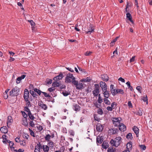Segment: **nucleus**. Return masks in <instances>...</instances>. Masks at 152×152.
Here are the masks:
<instances>
[{"mask_svg": "<svg viewBox=\"0 0 152 152\" xmlns=\"http://www.w3.org/2000/svg\"><path fill=\"white\" fill-rule=\"evenodd\" d=\"M110 90L113 95L115 96L117 94V90L114 89Z\"/></svg>", "mask_w": 152, "mask_h": 152, "instance_id": "36", "label": "nucleus"}, {"mask_svg": "<svg viewBox=\"0 0 152 152\" xmlns=\"http://www.w3.org/2000/svg\"><path fill=\"white\" fill-rule=\"evenodd\" d=\"M15 140L17 142H20L21 140H20V137H17L15 139Z\"/></svg>", "mask_w": 152, "mask_h": 152, "instance_id": "59", "label": "nucleus"}, {"mask_svg": "<svg viewBox=\"0 0 152 152\" xmlns=\"http://www.w3.org/2000/svg\"><path fill=\"white\" fill-rule=\"evenodd\" d=\"M110 143L112 146H115V147H118V146L116 145V143L115 142V140H113V139L111 140L110 141Z\"/></svg>", "mask_w": 152, "mask_h": 152, "instance_id": "37", "label": "nucleus"}, {"mask_svg": "<svg viewBox=\"0 0 152 152\" xmlns=\"http://www.w3.org/2000/svg\"><path fill=\"white\" fill-rule=\"evenodd\" d=\"M84 29H85L84 31L86 32L89 34L93 32L94 30V28L91 24H90L88 26H87Z\"/></svg>", "mask_w": 152, "mask_h": 152, "instance_id": "4", "label": "nucleus"}, {"mask_svg": "<svg viewBox=\"0 0 152 152\" xmlns=\"http://www.w3.org/2000/svg\"><path fill=\"white\" fill-rule=\"evenodd\" d=\"M29 92L33 97H37V95L36 94V92L35 91L34 92L32 90H30Z\"/></svg>", "mask_w": 152, "mask_h": 152, "instance_id": "30", "label": "nucleus"}, {"mask_svg": "<svg viewBox=\"0 0 152 152\" xmlns=\"http://www.w3.org/2000/svg\"><path fill=\"white\" fill-rule=\"evenodd\" d=\"M103 94L104 95V96L105 98H109L110 97V94L109 93V91H107V90H106L103 91Z\"/></svg>", "mask_w": 152, "mask_h": 152, "instance_id": "16", "label": "nucleus"}, {"mask_svg": "<svg viewBox=\"0 0 152 152\" xmlns=\"http://www.w3.org/2000/svg\"><path fill=\"white\" fill-rule=\"evenodd\" d=\"M55 88L54 87L50 88L48 89V90L50 92H52L55 90Z\"/></svg>", "mask_w": 152, "mask_h": 152, "instance_id": "63", "label": "nucleus"}, {"mask_svg": "<svg viewBox=\"0 0 152 152\" xmlns=\"http://www.w3.org/2000/svg\"><path fill=\"white\" fill-rule=\"evenodd\" d=\"M28 129L30 132V134L32 136H33L34 137L35 136L34 135V133L33 132V131L30 128H29Z\"/></svg>", "mask_w": 152, "mask_h": 152, "instance_id": "52", "label": "nucleus"}, {"mask_svg": "<svg viewBox=\"0 0 152 152\" xmlns=\"http://www.w3.org/2000/svg\"><path fill=\"white\" fill-rule=\"evenodd\" d=\"M119 36L117 37L115 39H114L110 43V46H113L115 44V42L119 38Z\"/></svg>", "mask_w": 152, "mask_h": 152, "instance_id": "24", "label": "nucleus"}, {"mask_svg": "<svg viewBox=\"0 0 152 152\" xmlns=\"http://www.w3.org/2000/svg\"><path fill=\"white\" fill-rule=\"evenodd\" d=\"M108 98H104L103 100L105 104L107 105H110V104L111 103L110 101L108 99Z\"/></svg>", "mask_w": 152, "mask_h": 152, "instance_id": "27", "label": "nucleus"}, {"mask_svg": "<svg viewBox=\"0 0 152 152\" xmlns=\"http://www.w3.org/2000/svg\"><path fill=\"white\" fill-rule=\"evenodd\" d=\"M103 141V140L100 137H98L96 138V142L99 143H101Z\"/></svg>", "mask_w": 152, "mask_h": 152, "instance_id": "38", "label": "nucleus"}, {"mask_svg": "<svg viewBox=\"0 0 152 152\" xmlns=\"http://www.w3.org/2000/svg\"><path fill=\"white\" fill-rule=\"evenodd\" d=\"M52 86L54 87H58L59 86V84L58 83L56 82H55L53 83L52 84Z\"/></svg>", "mask_w": 152, "mask_h": 152, "instance_id": "47", "label": "nucleus"}, {"mask_svg": "<svg viewBox=\"0 0 152 152\" xmlns=\"http://www.w3.org/2000/svg\"><path fill=\"white\" fill-rule=\"evenodd\" d=\"M117 94H123L124 93V91L123 90L120 89H117Z\"/></svg>", "mask_w": 152, "mask_h": 152, "instance_id": "41", "label": "nucleus"}, {"mask_svg": "<svg viewBox=\"0 0 152 152\" xmlns=\"http://www.w3.org/2000/svg\"><path fill=\"white\" fill-rule=\"evenodd\" d=\"M121 138L120 137H116L115 139V142L116 144V145L118 146L120 145L121 142Z\"/></svg>", "mask_w": 152, "mask_h": 152, "instance_id": "11", "label": "nucleus"}, {"mask_svg": "<svg viewBox=\"0 0 152 152\" xmlns=\"http://www.w3.org/2000/svg\"><path fill=\"white\" fill-rule=\"evenodd\" d=\"M76 82L77 83H76V84H74V85L76 86V88L78 89H80L82 88H84L83 87V84L80 81L78 83V82L77 81H76Z\"/></svg>", "mask_w": 152, "mask_h": 152, "instance_id": "7", "label": "nucleus"}, {"mask_svg": "<svg viewBox=\"0 0 152 152\" xmlns=\"http://www.w3.org/2000/svg\"><path fill=\"white\" fill-rule=\"evenodd\" d=\"M1 132L4 133L6 134L8 132V129L6 126H3L0 128Z\"/></svg>", "mask_w": 152, "mask_h": 152, "instance_id": "17", "label": "nucleus"}, {"mask_svg": "<svg viewBox=\"0 0 152 152\" xmlns=\"http://www.w3.org/2000/svg\"><path fill=\"white\" fill-rule=\"evenodd\" d=\"M44 95V96L46 97H50V95L48 94L47 93L45 92H42V93Z\"/></svg>", "mask_w": 152, "mask_h": 152, "instance_id": "49", "label": "nucleus"}, {"mask_svg": "<svg viewBox=\"0 0 152 152\" xmlns=\"http://www.w3.org/2000/svg\"><path fill=\"white\" fill-rule=\"evenodd\" d=\"M29 93L27 89H25L24 90V98L25 101H28V99L29 98Z\"/></svg>", "mask_w": 152, "mask_h": 152, "instance_id": "8", "label": "nucleus"}, {"mask_svg": "<svg viewBox=\"0 0 152 152\" xmlns=\"http://www.w3.org/2000/svg\"><path fill=\"white\" fill-rule=\"evenodd\" d=\"M103 126L99 123H98L96 125V129L97 131L99 132H101L102 131L103 129Z\"/></svg>", "mask_w": 152, "mask_h": 152, "instance_id": "10", "label": "nucleus"}, {"mask_svg": "<svg viewBox=\"0 0 152 152\" xmlns=\"http://www.w3.org/2000/svg\"><path fill=\"white\" fill-rule=\"evenodd\" d=\"M13 120L11 116H8V119L7 121V126L9 127V125L10 126Z\"/></svg>", "mask_w": 152, "mask_h": 152, "instance_id": "15", "label": "nucleus"}, {"mask_svg": "<svg viewBox=\"0 0 152 152\" xmlns=\"http://www.w3.org/2000/svg\"><path fill=\"white\" fill-rule=\"evenodd\" d=\"M28 116H29V118L31 120H33L35 118L34 116L33 115H32L31 113L30 112V111H29L28 113Z\"/></svg>", "mask_w": 152, "mask_h": 152, "instance_id": "31", "label": "nucleus"}, {"mask_svg": "<svg viewBox=\"0 0 152 152\" xmlns=\"http://www.w3.org/2000/svg\"><path fill=\"white\" fill-rule=\"evenodd\" d=\"M97 113L100 115H102L103 113V111L102 109L101 108H99L98 110Z\"/></svg>", "mask_w": 152, "mask_h": 152, "instance_id": "48", "label": "nucleus"}, {"mask_svg": "<svg viewBox=\"0 0 152 152\" xmlns=\"http://www.w3.org/2000/svg\"><path fill=\"white\" fill-rule=\"evenodd\" d=\"M19 88L18 87L15 86L10 91V95L11 96H16L19 94Z\"/></svg>", "mask_w": 152, "mask_h": 152, "instance_id": "3", "label": "nucleus"}, {"mask_svg": "<svg viewBox=\"0 0 152 152\" xmlns=\"http://www.w3.org/2000/svg\"><path fill=\"white\" fill-rule=\"evenodd\" d=\"M94 88L92 91V94L94 96H97L98 95L100 92L99 86L98 84H95L94 85Z\"/></svg>", "mask_w": 152, "mask_h": 152, "instance_id": "2", "label": "nucleus"}, {"mask_svg": "<svg viewBox=\"0 0 152 152\" xmlns=\"http://www.w3.org/2000/svg\"><path fill=\"white\" fill-rule=\"evenodd\" d=\"M117 105L115 102H113L111 104V107L113 109H114L116 107Z\"/></svg>", "mask_w": 152, "mask_h": 152, "instance_id": "53", "label": "nucleus"}, {"mask_svg": "<svg viewBox=\"0 0 152 152\" xmlns=\"http://www.w3.org/2000/svg\"><path fill=\"white\" fill-rule=\"evenodd\" d=\"M91 79L89 77H87L86 79H82V80H80L81 82H89L91 80Z\"/></svg>", "mask_w": 152, "mask_h": 152, "instance_id": "39", "label": "nucleus"}, {"mask_svg": "<svg viewBox=\"0 0 152 152\" xmlns=\"http://www.w3.org/2000/svg\"><path fill=\"white\" fill-rule=\"evenodd\" d=\"M65 82L66 83H72L73 84H76L77 82L75 77L72 74L70 73L67 74L65 79Z\"/></svg>", "mask_w": 152, "mask_h": 152, "instance_id": "1", "label": "nucleus"}, {"mask_svg": "<svg viewBox=\"0 0 152 152\" xmlns=\"http://www.w3.org/2000/svg\"><path fill=\"white\" fill-rule=\"evenodd\" d=\"M140 148L143 150H145L146 148V147L144 145H140Z\"/></svg>", "mask_w": 152, "mask_h": 152, "instance_id": "54", "label": "nucleus"}, {"mask_svg": "<svg viewBox=\"0 0 152 152\" xmlns=\"http://www.w3.org/2000/svg\"><path fill=\"white\" fill-rule=\"evenodd\" d=\"M101 78L104 81H107L109 80V77L107 75H101Z\"/></svg>", "mask_w": 152, "mask_h": 152, "instance_id": "20", "label": "nucleus"}, {"mask_svg": "<svg viewBox=\"0 0 152 152\" xmlns=\"http://www.w3.org/2000/svg\"><path fill=\"white\" fill-rule=\"evenodd\" d=\"M126 138L128 139H131L132 138V133H130L127 134L126 136Z\"/></svg>", "mask_w": 152, "mask_h": 152, "instance_id": "44", "label": "nucleus"}, {"mask_svg": "<svg viewBox=\"0 0 152 152\" xmlns=\"http://www.w3.org/2000/svg\"><path fill=\"white\" fill-rule=\"evenodd\" d=\"M126 148L127 150H131L132 149V143L130 142L128 143L126 145Z\"/></svg>", "mask_w": 152, "mask_h": 152, "instance_id": "22", "label": "nucleus"}, {"mask_svg": "<svg viewBox=\"0 0 152 152\" xmlns=\"http://www.w3.org/2000/svg\"><path fill=\"white\" fill-rule=\"evenodd\" d=\"M92 52L91 51H87L85 53V55L86 56H89L91 55Z\"/></svg>", "mask_w": 152, "mask_h": 152, "instance_id": "51", "label": "nucleus"}, {"mask_svg": "<svg viewBox=\"0 0 152 152\" xmlns=\"http://www.w3.org/2000/svg\"><path fill=\"white\" fill-rule=\"evenodd\" d=\"M102 147L104 149H107L108 147V143H104V141L102 145Z\"/></svg>", "mask_w": 152, "mask_h": 152, "instance_id": "29", "label": "nucleus"}, {"mask_svg": "<svg viewBox=\"0 0 152 152\" xmlns=\"http://www.w3.org/2000/svg\"><path fill=\"white\" fill-rule=\"evenodd\" d=\"M29 124L31 126L34 127L35 126L34 123L32 121H30L29 122Z\"/></svg>", "mask_w": 152, "mask_h": 152, "instance_id": "50", "label": "nucleus"}, {"mask_svg": "<svg viewBox=\"0 0 152 152\" xmlns=\"http://www.w3.org/2000/svg\"><path fill=\"white\" fill-rule=\"evenodd\" d=\"M135 56H132V58L130 59L129 60V62H133L134 61H135Z\"/></svg>", "mask_w": 152, "mask_h": 152, "instance_id": "62", "label": "nucleus"}, {"mask_svg": "<svg viewBox=\"0 0 152 152\" xmlns=\"http://www.w3.org/2000/svg\"><path fill=\"white\" fill-rule=\"evenodd\" d=\"M98 102L100 104L102 102V99L101 98L100 96V94H99V97L97 100Z\"/></svg>", "mask_w": 152, "mask_h": 152, "instance_id": "45", "label": "nucleus"}, {"mask_svg": "<svg viewBox=\"0 0 152 152\" xmlns=\"http://www.w3.org/2000/svg\"><path fill=\"white\" fill-rule=\"evenodd\" d=\"M20 145H21L25 146L26 145V142L25 140H20Z\"/></svg>", "mask_w": 152, "mask_h": 152, "instance_id": "25", "label": "nucleus"}, {"mask_svg": "<svg viewBox=\"0 0 152 152\" xmlns=\"http://www.w3.org/2000/svg\"><path fill=\"white\" fill-rule=\"evenodd\" d=\"M63 95L65 96H67L69 94V93L66 91H64L62 92Z\"/></svg>", "mask_w": 152, "mask_h": 152, "instance_id": "42", "label": "nucleus"}, {"mask_svg": "<svg viewBox=\"0 0 152 152\" xmlns=\"http://www.w3.org/2000/svg\"><path fill=\"white\" fill-rule=\"evenodd\" d=\"M94 105L97 108H99V107L100 106V104H99L98 103H97L96 102L95 103H94Z\"/></svg>", "mask_w": 152, "mask_h": 152, "instance_id": "64", "label": "nucleus"}, {"mask_svg": "<svg viewBox=\"0 0 152 152\" xmlns=\"http://www.w3.org/2000/svg\"><path fill=\"white\" fill-rule=\"evenodd\" d=\"M39 105L40 106L42 109L45 110H46L48 109V106L45 104L43 103L42 102H41V103L39 104Z\"/></svg>", "mask_w": 152, "mask_h": 152, "instance_id": "21", "label": "nucleus"}, {"mask_svg": "<svg viewBox=\"0 0 152 152\" xmlns=\"http://www.w3.org/2000/svg\"><path fill=\"white\" fill-rule=\"evenodd\" d=\"M115 149H113V147H110L108 148L107 152H115Z\"/></svg>", "mask_w": 152, "mask_h": 152, "instance_id": "34", "label": "nucleus"}, {"mask_svg": "<svg viewBox=\"0 0 152 152\" xmlns=\"http://www.w3.org/2000/svg\"><path fill=\"white\" fill-rule=\"evenodd\" d=\"M113 122L115 126H119L121 124L120 121L118 118H114L113 120Z\"/></svg>", "mask_w": 152, "mask_h": 152, "instance_id": "6", "label": "nucleus"}, {"mask_svg": "<svg viewBox=\"0 0 152 152\" xmlns=\"http://www.w3.org/2000/svg\"><path fill=\"white\" fill-rule=\"evenodd\" d=\"M45 139L47 141H50V135L49 134L46 135V136L45 137Z\"/></svg>", "mask_w": 152, "mask_h": 152, "instance_id": "35", "label": "nucleus"}, {"mask_svg": "<svg viewBox=\"0 0 152 152\" xmlns=\"http://www.w3.org/2000/svg\"><path fill=\"white\" fill-rule=\"evenodd\" d=\"M52 80L51 79H48L46 80V83L48 84H51L52 83Z\"/></svg>", "mask_w": 152, "mask_h": 152, "instance_id": "56", "label": "nucleus"}, {"mask_svg": "<svg viewBox=\"0 0 152 152\" xmlns=\"http://www.w3.org/2000/svg\"><path fill=\"white\" fill-rule=\"evenodd\" d=\"M119 130L122 132H124L126 130V127L124 124L123 123H121L118 126Z\"/></svg>", "mask_w": 152, "mask_h": 152, "instance_id": "13", "label": "nucleus"}, {"mask_svg": "<svg viewBox=\"0 0 152 152\" xmlns=\"http://www.w3.org/2000/svg\"><path fill=\"white\" fill-rule=\"evenodd\" d=\"M136 89L139 91L140 93H141V88L140 86H138L136 87Z\"/></svg>", "mask_w": 152, "mask_h": 152, "instance_id": "61", "label": "nucleus"}, {"mask_svg": "<svg viewBox=\"0 0 152 152\" xmlns=\"http://www.w3.org/2000/svg\"><path fill=\"white\" fill-rule=\"evenodd\" d=\"M142 100L144 102H145L147 104L148 103V100L147 99V97L146 95H145L143 96V98L142 99Z\"/></svg>", "mask_w": 152, "mask_h": 152, "instance_id": "40", "label": "nucleus"}, {"mask_svg": "<svg viewBox=\"0 0 152 152\" xmlns=\"http://www.w3.org/2000/svg\"><path fill=\"white\" fill-rule=\"evenodd\" d=\"M34 90L35 92H37L39 95H40L42 92L40 90L37 88H34Z\"/></svg>", "mask_w": 152, "mask_h": 152, "instance_id": "33", "label": "nucleus"}, {"mask_svg": "<svg viewBox=\"0 0 152 152\" xmlns=\"http://www.w3.org/2000/svg\"><path fill=\"white\" fill-rule=\"evenodd\" d=\"M126 84L127 85L128 88H129L131 91H133V88L131 86L130 82L128 81L126 83Z\"/></svg>", "mask_w": 152, "mask_h": 152, "instance_id": "32", "label": "nucleus"}, {"mask_svg": "<svg viewBox=\"0 0 152 152\" xmlns=\"http://www.w3.org/2000/svg\"><path fill=\"white\" fill-rule=\"evenodd\" d=\"M22 125L26 126L28 125L27 119L26 118H23L22 120Z\"/></svg>", "mask_w": 152, "mask_h": 152, "instance_id": "18", "label": "nucleus"}, {"mask_svg": "<svg viewBox=\"0 0 152 152\" xmlns=\"http://www.w3.org/2000/svg\"><path fill=\"white\" fill-rule=\"evenodd\" d=\"M73 109L76 111H79L80 109V107L77 104H75L73 105Z\"/></svg>", "mask_w": 152, "mask_h": 152, "instance_id": "23", "label": "nucleus"}, {"mask_svg": "<svg viewBox=\"0 0 152 152\" xmlns=\"http://www.w3.org/2000/svg\"><path fill=\"white\" fill-rule=\"evenodd\" d=\"M43 150L44 152H48L49 147L47 145H44L43 146Z\"/></svg>", "mask_w": 152, "mask_h": 152, "instance_id": "28", "label": "nucleus"}, {"mask_svg": "<svg viewBox=\"0 0 152 152\" xmlns=\"http://www.w3.org/2000/svg\"><path fill=\"white\" fill-rule=\"evenodd\" d=\"M44 145H41L39 143V144H37V145H36V148H38L39 149H41L43 148V146H44Z\"/></svg>", "mask_w": 152, "mask_h": 152, "instance_id": "46", "label": "nucleus"}, {"mask_svg": "<svg viewBox=\"0 0 152 152\" xmlns=\"http://www.w3.org/2000/svg\"><path fill=\"white\" fill-rule=\"evenodd\" d=\"M128 104L129 108H132L133 107L132 104L130 101L128 102Z\"/></svg>", "mask_w": 152, "mask_h": 152, "instance_id": "58", "label": "nucleus"}, {"mask_svg": "<svg viewBox=\"0 0 152 152\" xmlns=\"http://www.w3.org/2000/svg\"><path fill=\"white\" fill-rule=\"evenodd\" d=\"M126 18L129 19L130 21L132 23V24L133 26L134 25V23L133 21L132 20V17L131 15L129 12H128L126 14Z\"/></svg>", "mask_w": 152, "mask_h": 152, "instance_id": "14", "label": "nucleus"}, {"mask_svg": "<svg viewBox=\"0 0 152 152\" xmlns=\"http://www.w3.org/2000/svg\"><path fill=\"white\" fill-rule=\"evenodd\" d=\"M133 130L136 134L137 137H138L139 135V129L136 126H134L133 128Z\"/></svg>", "mask_w": 152, "mask_h": 152, "instance_id": "19", "label": "nucleus"}, {"mask_svg": "<svg viewBox=\"0 0 152 152\" xmlns=\"http://www.w3.org/2000/svg\"><path fill=\"white\" fill-rule=\"evenodd\" d=\"M21 80V78L19 77H18L16 80V83L17 84H19L20 83V81Z\"/></svg>", "mask_w": 152, "mask_h": 152, "instance_id": "55", "label": "nucleus"}, {"mask_svg": "<svg viewBox=\"0 0 152 152\" xmlns=\"http://www.w3.org/2000/svg\"><path fill=\"white\" fill-rule=\"evenodd\" d=\"M63 75L61 73L59 74L54 77L53 78V80L56 81H58V80H59L63 77Z\"/></svg>", "mask_w": 152, "mask_h": 152, "instance_id": "12", "label": "nucleus"}, {"mask_svg": "<svg viewBox=\"0 0 152 152\" xmlns=\"http://www.w3.org/2000/svg\"><path fill=\"white\" fill-rule=\"evenodd\" d=\"M48 143V145L51 148L53 147L54 146V144L53 142L51 141H50Z\"/></svg>", "mask_w": 152, "mask_h": 152, "instance_id": "43", "label": "nucleus"}, {"mask_svg": "<svg viewBox=\"0 0 152 152\" xmlns=\"http://www.w3.org/2000/svg\"><path fill=\"white\" fill-rule=\"evenodd\" d=\"M135 113L136 114L140 116H141L142 115V110L141 109H139L137 112H136Z\"/></svg>", "mask_w": 152, "mask_h": 152, "instance_id": "26", "label": "nucleus"}, {"mask_svg": "<svg viewBox=\"0 0 152 152\" xmlns=\"http://www.w3.org/2000/svg\"><path fill=\"white\" fill-rule=\"evenodd\" d=\"M99 85L102 91L107 90V86L104 82H100Z\"/></svg>", "mask_w": 152, "mask_h": 152, "instance_id": "5", "label": "nucleus"}, {"mask_svg": "<svg viewBox=\"0 0 152 152\" xmlns=\"http://www.w3.org/2000/svg\"><path fill=\"white\" fill-rule=\"evenodd\" d=\"M118 131V129L116 128H111L109 129V132L112 134H116Z\"/></svg>", "mask_w": 152, "mask_h": 152, "instance_id": "9", "label": "nucleus"}, {"mask_svg": "<svg viewBox=\"0 0 152 152\" xmlns=\"http://www.w3.org/2000/svg\"><path fill=\"white\" fill-rule=\"evenodd\" d=\"M3 96L5 99H7L8 97L7 94L4 93L3 95Z\"/></svg>", "mask_w": 152, "mask_h": 152, "instance_id": "60", "label": "nucleus"}, {"mask_svg": "<svg viewBox=\"0 0 152 152\" xmlns=\"http://www.w3.org/2000/svg\"><path fill=\"white\" fill-rule=\"evenodd\" d=\"M29 136L27 134H25L23 135V137L24 138H26V139L28 140V139Z\"/></svg>", "mask_w": 152, "mask_h": 152, "instance_id": "57", "label": "nucleus"}]
</instances>
